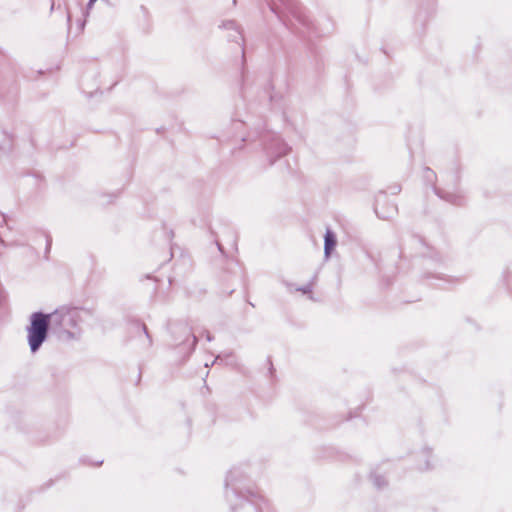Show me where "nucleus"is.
I'll return each mask as SVG.
<instances>
[{"label": "nucleus", "mask_w": 512, "mask_h": 512, "mask_svg": "<svg viewBox=\"0 0 512 512\" xmlns=\"http://www.w3.org/2000/svg\"><path fill=\"white\" fill-rule=\"evenodd\" d=\"M50 315L40 312L33 313L27 327V340L32 353L38 351L48 333Z\"/></svg>", "instance_id": "1"}, {"label": "nucleus", "mask_w": 512, "mask_h": 512, "mask_svg": "<svg viewBox=\"0 0 512 512\" xmlns=\"http://www.w3.org/2000/svg\"><path fill=\"white\" fill-rule=\"evenodd\" d=\"M288 151L289 147L287 146V144L279 139L273 141L267 148L268 155L275 154V158H273L271 162L275 161L276 158L287 154Z\"/></svg>", "instance_id": "2"}, {"label": "nucleus", "mask_w": 512, "mask_h": 512, "mask_svg": "<svg viewBox=\"0 0 512 512\" xmlns=\"http://www.w3.org/2000/svg\"><path fill=\"white\" fill-rule=\"evenodd\" d=\"M335 246H336V237L330 229H327L325 236H324V253H325L326 258H328L330 256L331 251L335 248Z\"/></svg>", "instance_id": "3"}, {"label": "nucleus", "mask_w": 512, "mask_h": 512, "mask_svg": "<svg viewBox=\"0 0 512 512\" xmlns=\"http://www.w3.org/2000/svg\"><path fill=\"white\" fill-rule=\"evenodd\" d=\"M440 197L442 198H445L446 200L452 202V203H458L457 202V197L454 196V195H447V196H444V195H441L440 193H438Z\"/></svg>", "instance_id": "4"}, {"label": "nucleus", "mask_w": 512, "mask_h": 512, "mask_svg": "<svg viewBox=\"0 0 512 512\" xmlns=\"http://www.w3.org/2000/svg\"><path fill=\"white\" fill-rule=\"evenodd\" d=\"M141 329H142L143 333L145 334V336L147 337V339H148V341H149V343H150V342H151V341H150V336H149V334H148V331H147L146 326H145V325H141Z\"/></svg>", "instance_id": "5"}, {"label": "nucleus", "mask_w": 512, "mask_h": 512, "mask_svg": "<svg viewBox=\"0 0 512 512\" xmlns=\"http://www.w3.org/2000/svg\"><path fill=\"white\" fill-rule=\"evenodd\" d=\"M432 176H433V172H432V171H430L429 169H427V170H426V178L431 180V179H432Z\"/></svg>", "instance_id": "6"}, {"label": "nucleus", "mask_w": 512, "mask_h": 512, "mask_svg": "<svg viewBox=\"0 0 512 512\" xmlns=\"http://www.w3.org/2000/svg\"><path fill=\"white\" fill-rule=\"evenodd\" d=\"M310 290H311L310 286H306V287H303L300 289V291H302L303 293H308V292H310Z\"/></svg>", "instance_id": "7"}, {"label": "nucleus", "mask_w": 512, "mask_h": 512, "mask_svg": "<svg viewBox=\"0 0 512 512\" xmlns=\"http://www.w3.org/2000/svg\"><path fill=\"white\" fill-rule=\"evenodd\" d=\"M96 0H90L88 3V9H91Z\"/></svg>", "instance_id": "8"}, {"label": "nucleus", "mask_w": 512, "mask_h": 512, "mask_svg": "<svg viewBox=\"0 0 512 512\" xmlns=\"http://www.w3.org/2000/svg\"><path fill=\"white\" fill-rule=\"evenodd\" d=\"M218 361H222V357L221 356H217L215 362H218Z\"/></svg>", "instance_id": "9"}]
</instances>
